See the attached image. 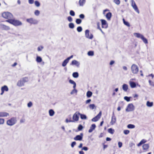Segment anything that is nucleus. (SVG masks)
Segmentation results:
<instances>
[{
    "label": "nucleus",
    "instance_id": "obj_17",
    "mask_svg": "<svg viewBox=\"0 0 154 154\" xmlns=\"http://www.w3.org/2000/svg\"><path fill=\"white\" fill-rule=\"evenodd\" d=\"M9 115L8 113L5 112H0V117H7Z\"/></svg>",
    "mask_w": 154,
    "mask_h": 154
},
{
    "label": "nucleus",
    "instance_id": "obj_29",
    "mask_svg": "<svg viewBox=\"0 0 154 154\" xmlns=\"http://www.w3.org/2000/svg\"><path fill=\"white\" fill-rule=\"evenodd\" d=\"M92 93L91 91H88L86 95L87 97H90L92 96Z\"/></svg>",
    "mask_w": 154,
    "mask_h": 154
},
{
    "label": "nucleus",
    "instance_id": "obj_25",
    "mask_svg": "<svg viewBox=\"0 0 154 154\" xmlns=\"http://www.w3.org/2000/svg\"><path fill=\"white\" fill-rule=\"evenodd\" d=\"M134 35H135L137 38H140L141 39L143 35L139 33H134Z\"/></svg>",
    "mask_w": 154,
    "mask_h": 154
},
{
    "label": "nucleus",
    "instance_id": "obj_36",
    "mask_svg": "<svg viewBox=\"0 0 154 154\" xmlns=\"http://www.w3.org/2000/svg\"><path fill=\"white\" fill-rule=\"evenodd\" d=\"M123 20L124 24L125 25L127 26L128 27H129L130 26V25L128 22L126 21L124 19H123Z\"/></svg>",
    "mask_w": 154,
    "mask_h": 154
},
{
    "label": "nucleus",
    "instance_id": "obj_61",
    "mask_svg": "<svg viewBox=\"0 0 154 154\" xmlns=\"http://www.w3.org/2000/svg\"><path fill=\"white\" fill-rule=\"evenodd\" d=\"M135 4H135V2L134 1V0H132L131 1V6H132Z\"/></svg>",
    "mask_w": 154,
    "mask_h": 154
},
{
    "label": "nucleus",
    "instance_id": "obj_14",
    "mask_svg": "<svg viewBox=\"0 0 154 154\" xmlns=\"http://www.w3.org/2000/svg\"><path fill=\"white\" fill-rule=\"evenodd\" d=\"M102 28H106L107 27L108 25L106 21L104 20H101Z\"/></svg>",
    "mask_w": 154,
    "mask_h": 154
},
{
    "label": "nucleus",
    "instance_id": "obj_40",
    "mask_svg": "<svg viewBox=\"0 0 154 154\" xmlns=\"http://www.w3.org/2000/svg\"><path fill=\"white\" fill-rule=\"evenodd\" d=\"M5 123V119L3 118H0V125H3Z\"/></svg>",
    "mask_w": 154,
    "mask_h": 154
},
{
    "label": "nucleus",
    "instance_id": "obj_42",
    "mask_svg": "<svg viewBox=\"0 0 154 154\" xmlns=\"http://www.w3.org/2000/svg\"><path fill=\"white\" fill-rule=\"evenodd\" d=\"M88 54L89 56H92L94 55V53L93 51H90L88 52Z\"/></svg>",
    "mask_w": 154,
    "mask_h": 154
},
{
    "label": "nucleus",
    "instance_id": "obj_20",
    "mask_svg": "<svg viewBox=\"0 0 154 154\" xmlns=\"http://www.w3.org/2000/svg\"><path fill=\"white\" fill-rule=\"evenodd\" d=\"M149 146L148 144H144L143 145V150L146 151L149 148Z\"/></svg>",
    "mask_w": 154,
    "mask_h": 154
},
{
    "label": "nucleus",
    "instance_id": "obj_45",
    "mask_svg": "<svg viewBox=\"0 0 154 154\" xmlns=\"http://www.w3.org/2000/svg\"><path fill=\"white\" fill-rule=\"evenodd\" d=\"M97 28L99 30H100L101 31H102V30L100 28V23L99 22H98L97 23Z\"/></svg>",
    "mask_w": 154,
    "mask_h": 154
},
{
    "label": "nucleus",
    "instance_id": "obj_24",
    "mask_svg": "<svg viewBox=\"0 0 154 154\" xmlns=\"http://www.w3.org/2000/svg\"><path fill=\"white\" fill-rule=\"evenodd\" d=\"M130 85L131 87L132 88H135L136 86L135 83L133 82H130Z\"/></svg>",
    "mask_w": 154,
    "mask_h": 154
},
{
    "label": "nucleus",
    "instance_id": "obj_30",
    "mask_svg": "<svg viewBox=\"0 0 154 154\" xmlns=\"http://www.w3.org/2000/svg\"><path fill=\"white\" fill-rule=\"evenodd\" d=\"M49 115L50 116H53L54 113V111L52 109H50L49 111Z\"/></svg>",
    "mask_w": 154,
    "mask_h": 154
},
{
    "label": "nucleus",
    "instance_id": "obj_26",
    "mask_svg": "<svg viewBox=\"0 0 154 154\" xmlns=\"http://www.w3.org/2000/svg\"><path fill=\"white\" fill-rule=\"evenodd\" d=\"M146 142V141L144 139L142 140L140 142L137 144V145L139 146H141L144 143Z\"/></svg>",
    "mask_w": 154,
    "mask_h": 154
},
{
    "label": "nucleus",
    "instance_id": "obj_46",
    "mask_svg": "<svg viewBox=\"0 0 154 154\" xmlns=\"http://www.w3.org/2000/svg\"><path fill=\"white\" fill-rule=\"evenodd\" d=\"M77 31L78 32H81L82 31V27L80 26H78L77 28Z\"/></svg>",
    "mask_w": 154,
    "mask_h": 154
},
{
    "label": "nucleus",
    "instance_id": "obj_27",
    "mask_svg": "<svg viewBox=\"0 0 154 154\" xmlns=\"http://www.w3.org/2000/svg\"><path fill=\"white\" fill-rule=\"evenodd\" d=\"M69 60L66 59H65L63 62L62 65L63 66H65L69 62Z\"/></svg>",
    "mask_w": 154,
    "mask_h": 154
},
{
    "label": "nucleus",
    "instance_id": "obj_22",
    "mask_svg": "<svg viewBox=\"0 0 154 154\" xmlns=\"http://www.w3.org/2000/svg\"><path fill=\"white\" fill-rule=\"evenodd\" d=\"M112 16V14L111 12H109L107 13L106 15V17L108 20H110Z\"/></svg>",
    "mask_w": 154,
    "mask_h": 154
},
{
    "label": "nucleus",
    "instance_id": "obj_44",
    "mask_svg": "<svg viewBox=\"0 0 154 154\" xmlns=\"http://www.w3.org/2000/svg\"><path fill=\"white\" fill-rule=\"evenodd\" d=\"M69 27L71 29H73L74 27V25L73 23H70L69 24Z\"/></svg>",
    "mask_w": 154,
    "mask_h": 154
},
{
    "label": "nucleus",
    "instance_id": "obj_41",
    "mask_svg": "<svg viewBox=\"0 0 154 154\" xmlns=\"http://www.w3.org/2000/svg\"><path fill=\"white\" fill-rule=\"evenodd\" d=\"M83 128V127L81 125H79L78 128V130L79 131H81Z\"/></svg>",
    "mask_w": 154,
    "mask_h": 154
},
{
    "label": "nucleus",
    "instance_id": "obj_12",
    "mask_svg": "<svg viewBox=\"0 0 154 154\" xmlns=\"http://www.w3.org/2000/svg\"><path fill=\"white\" fill-rule=\"evenodd\" d=\"M101 115V112H100L99 114L97 116H96L92 119V121L94 122L97 121L100 118Z\"/></svg>",
    "mask_w": 154,
    "mask_h": 154
},
{
    "label": "nucleus",
    "instance_id": "obj_4",
    "mask_svg": "<svg viewBox=\"0 0 154 154\" xmlns=\"http://www.w3.org/2000/svg\"><path fill=\"white\" fill-rule=\"evenodd\" d=\"M8 23L15 26H20L22 25V23L20 21L12 18L11 20H8Z\"/></svg>",
    "mask_w": 154,
    "mask_h": 154
},
{
    "label": "nucleus",
    "instance_id": "obj_34",
    "mask_svg": "<svg viewBox=\"0 0 154 154\" xmlns=\"http://www.w3.org/2000/svg\"><path fill=\"white\" fill-rule=\"evenodd\" d=\"M135 127V126L134 125L130 124L128 125L127 126V128H128L132 129L134 128Z\"/></svg>",
    "mask_w": 154,
    "mask_h": 154
},
{
    "label": "nucleus",
    "instance_id": "obj_5",
    "mask_svg": "<svg viewBox=\"0 0 154 154\" xmlns=\"http://www.w3.org/2000/svg\"><path fill=\"white\" fill-rule=\"evenodd\" d=\"M131 70L132 73L134 74H137L139 71V68L136 64H134L131 66Z\"/></svg>",
    "mask_w": 154,
    "mask_h": 154
},
{
    "label": "nucleus",
    "instance_id": "obj_57",
    "mask_svg": "<svg viewBox=\"0 0 154 154\" xmlns=\"http://www.w3.org/2000/svg\"><path fill=\"white\" fill-rule=\"evenodd\" d=\"M79 16V17L80 18H81V19H84L85 17V16L83 14H80Z\"/></svg>",
    "mask_w": 154,
    "mask_h": 154
},
{
    "label": "nucleus",
    "instance_id": "obj_54",
    "mask_svg": "<svg viewBox=\"0 0 154 154\" xmlns=\"http://www.w3.org/2000/svg\"><path fill=\"white\" fill-rule=\"evenodd\" d=\"M43 47L42 46H39L38 48V49H37L38 51H42V49H43Z\"/></svg>",
    "mask_w": 154,
    "mask_h": 154
},
{
    "label": "nucleus",
    "instance_id": "obj_60",
    "mask_svg": "<svg viewBox=\"0 0 154 154\" xmlns=\"http://www.w3.org/2000/svg\"><path fill=\"white\" fill-rule=\"evenodd\" d=\"M118 146H119V148L121 147H122V143L121 142H119V143H118Z\"/></svg>",
    "mask_w": 154,
    "mask_h": 154
},
{
    "label": "nucleus",
    "instance_id": "obj_11",
    "mask_svg": "<svg viewBox=\"0 0 154 154\" xmlns=\"http://www.w3.org/2000/svg\"><path fill=\"white\" fill-rule=\"evenodd\" d=\"M69 82L70 83L73 85V88H74V89H73L71 92V94H72L74 93V91L76 92L77 91L75 89L76 86V84L75 82L71 79H70L69 81Z\"/></svg>",
    "mask_w": 154,
    "mask_h": 154
},
{
    "label": "nucleus",
    "instance_id": "obj_35",
    "mask_svg": "<svg viewBox=\"0 0 154 154\" xmlns=\"http://www.w3.org/2000/svg\"><path fill=\"white\" fill-rule=\"evenodd\" d=\"M72 76L75 78H77L79 76V74L77 72H74L72 74Z\"/></svg>",
    "mask_w": 154,
    "mask_h": 154
},
{
    "label": "nucleus",
    "instance_id": "obj_15",
    "mask_svg": "<svg viewBox=\"0 0 154 154\" xmlns=\"http://www.w3.org/2000/svg\"><path fill=\"white\" fill-rule=\"evenodd\" d=\"M83 134L81 133L80 135H77L75 137L74 139L75 140H81L82 139Z\"/></svg>",
    "mask_w": 154,
    "mask_h": 154
},
{
    "label": "nucleus",
    "instance_id": "obj_39",
    "mask_svg": "<svg viewBox=\"0 0 154 154\" xmlns=\"http://www.w3.org/2000/svg\"><path fill=\"white\" fill-rule=\"evenodd\" d=\"M85 0H79V3L80 6H82L85 3Z\"/></svg>",
    "mask_w": 154,
    "mask_h": 154
},
{
    "label": "nucleus",
    "instance_id": "obj_52",
    "mask_svg": "<svg viewBox=\"0 0 154 154\" xmlns=\"http://www.w3.org/2000/svg\"><path fill=\"white\" fill-rule=\"evenodd\" d=\"M95 107V105L94 104H91L89 105V107L90 109H93Z\"/></svg>",
    "mask_w": 154,
    "mask_h": 154
},
{
    "label": "nucleus",
    "instance_id": "obj_19",
    "mask_svg": "<svg viewBox=\"0 0 154 154\" xmlns=\"http://www.w3.org/2000/svg\"><path fill=\"white\" fill-rule=\"evenodd\" d=\"M96 127L95 124H92L90 127V128L88 130V132L89 133L92 132L95 129Z\"/></svg>",
    "mask_w": 154,
    "mask_h": 154
},
{
    "label": "nucleus",
    "instance_id": "obj_43",
    "mask_svg": "<svg viewBox=\"0 0 154 154\" xmlns=\"http://www.w3.org/2000/svg\"><path fill=\"white\" fill-rule=\"evenodd\" d=\"M75 22L77 24H79L81 23L82 20L79 19H77Z\"/></svg>",
    "mask_w": 154,
    "mask_h": 154
},
{
    "label": "nucleus",
    "instance_id": "obj_31",
    "mask_svg": "<svg viewBox=\"0 0 154 154\" xmlns=\"http://www.w3.org/2000/svg\"><path fill=\"white\" fill-rule=\"evenodd\" d=\"M108 131L109 133L111 134H113L114 133L115 131L112 128H110L108 129Z\"/></svg>",
    "mask_w": 154,
    "mask_h": 154
},
{
    "label": "nucleus",
    "instance_id": "obj_51",
    "mask_svg": "<svg viewBox=\"0 0 154 154\" xmlns=\"http://www.w3.org/2000/svg\"><path fill=\"white\" fill-rule=\"evenodd\" d=\"M40 14L39 11L38 10H36L35 12V14L36 16H38Z\"/></svg>",
    "mask_w": 154,
    "mask_h": 154
},
{
    "label": "nucleus",
    "instance_id": "obj_8",
    "mask_svg": "<svg viewBox=\"0 0 154 154\" xmlns=\"http://www.w3.org/2000/svg\"><path fill=\"white\" fill-rule=\"evenodd\" d=\"M85 36L87 38L89 39H92L93 38V35L92 34H89V31L88 29H87L85 31Z\"/></svg>",
    "mask_w": 154,
    "mask_h": 154
},
{
    "label": "nucleus",
    "instance_id": "obj_50",
    "mask_svg": "<svg viewBox=\"0 0 154 154\" xmlns=\"http://www.w3.org/2000/svg\"><path fill=\"white\" fill-rule=\"evenodd\" d=\"M35 4L37 7H39L40 5L39 2L38 1H35Z\"/></svg>",
    "mask_w": 154,
    "mask_h": 154
},
{
    "label": "nucleus",
    "instance_id": "obj_53",
    "mask_svg": "<svg viewBox=\"0 0 154 154\" xmlns=\"http://www.w3.org/2000/svg\"><path fill=\"white\" fill-rule=\"evenodd\" d=\"M114 2L118 5H119L120 3V1L119 0H114Z\"/></svg>",
    "mask_w": 154,
    "mask_h": 154
},
{
    "label": "nucleus",
    "instance_id": "obj_56",
    "mask_svg": "<svg viewBox=\"0 0 154 154\" xmlns=\"http://www.w3.org/2000/svg\"><path fill=\"white\" fill-rule=\"evenodd\" d=\"M67 19L69 22H71L72 21V18L70 16L68 17Z\"/></svg>",
    "mask_w": 154,
    "mask_h": 154
},
{
    "label": "nucleus",
    "instance_id": "obj_6",
    "mask_svg": "<svg viewBox=\"0 0 154 154\" xmlns=\"http://www.w3.org/2000/svg\"><path fill=\"white\" fill-rule=\"evenodd\" d=\"M80 114V113H79L78 112H76L73 115L72 117V121H73V122H75V121H78L79 119V116Z\"/></svg>",
    "mask_w": 154,
    "mask_h": 154
},
{
    "label": "nucleus",
    "instance_id": "obj_48",
    "mask_svg": "<svg viewBox=\"0 0 154 154\" xmlns=\"http://www.w3.org/2000/svg\"><path fill=\"white\" fill-rule=\"evenodd\" d=\"M130 133V131L128 130H125L124 131V133L125 134H128Z\"/></svg>",
    "mask_w": 154,
    "mask_h": 154
},
{
    "label": "nucleus",
    "instance_id": "obj_38",
    "mask_svg": "<svg viewBox=\"0 0 154 154\" xmlns=\"http://www.w3.org/2000/svg\"><path fill=\"white\" fill-rule=\"evenodd\" d=\"M141 39L143 41V42L145 43V44H147L148 43V41L147 39L144 38V36H143V37L141 38Z\"/></svg>",
    "mask_w": 154,
    "mask_h": 154
},
{
    "label": "nucleus",
    "instance_id": "obj_58",
    "mask_svg": "<svg viewBox=\"0 0 154 154\" xmlns=\"http://www.w3.org/2000/svg\"><path fill=\"white\" fill-rule=\"evenodd\" d=\"M76 144V142L75 141L72 142L71 143V146L72 147H73Z\"/></svg>",
    "mask_w": 154,
    "mask_h": 154
},
{
    "label": "nucleus",
    "instance_id": "obj_49",
    "mask_svg": "<svg viewBox=\"0 0 154 154\" xmlns=\"http://www.w3.org/2000/svg\"><path fill=\"white\" fill-rule=\"evenodd\" d=\"M130 97H128L127 96L125 97H124V99L128 102L130 101Z\"/></svg>",
    "mask_w": 154,
    "mask_h": 154
},
{
    "label": "nucleus",
    "instance_id": "obj_2",
    "mask_svg": "<svg viewBox=\"0 0 154 154\" xmlns=\"http://www.w3.org/2000/svg\"><path fill=\"white\" fill-rule=\"evenodd\" d=\"M17 122L16 118L13 117L8 120L6 122V124L9 126H12L15 124Z\"/></svg>",
    "mask_w": 154,
    "mask_h": 154
},
{
    "label": "nucleus",
    "instance_id": "obj_64",
    "mask_svg": "<svg viewBox=\"0 0 154 154\" xmlns=\"http://www.w3.org/2000/svg\"><path fill=\"white\" fill-rule=\"evenodd\" d=\"M82 149H83V150H84L85 151H87L88 149V148L87 147H84L82 148Z\"/></svg>",
    "mask_w": 154,
    "mask_h": 154
},
{
    "label": "nucleus",
    "instance_id": "obj_7",
    "mask_svg": "<svg viewBox=\"0 0 154 154\" xmlns=\"http://www.w3.org/2000/svg\"><path fill=\"white\" fill-rule=\"evenodd\" d=\"M26 21L31 24H35L38 23L37 20L33 19V18L27 19L26 20Z\"/></svg>",
    "mask_w": 154,
    "mask_h": 154
},
{
    "label": "nucleus",
    "instance_id": "obj_1",
    "mask_svg": "<svg viewBox=\"0 0 154 154\" xmlns=\"http://www.w3.org/2000/svg\"><path fill=\"white\" fill-rule=\"evenodd\" d=\"M2 17L5 19L7 20L6 22H8V20H11L13 18V14L8 12H4L2 14Z\"/></svg>",
    "mask_w": 154,
    "mask_h": 154
},
{
    "label": "nucleus",
    "instance_id": "obj_63",
    "mask_svg": "<svg viewBox=\"0 0 154 154\" xmlns=\"http://www.w3.org/2000/svg\"><path fill=\"white\" fill-rule=\"evenodd\" d=\"M103 134H104L103 133H101L99 136V138H101L103 137Z\"/></svg>",
    "mask_w": 154,
    "mask_h": 154
},
{
    "label": "nucleus",
    "instance_id": "obj_3",
    "mask_svg": "<svg viewBox=\"0 0 154 154\" xmlns=\"http://www.w3.org/2000/svg\"><path fill=\"white\" fill-rule=\"evenodd\" d=\"M28 81V78L27 77H23L17 82V85L18 86L21 87L23 86L24 83Z\"/></svg>",
    "mask_w": 154,
    "mask_h": 154
},
{
    "label": "nucleus",
    "instance_id": "obj_21",
    "mask_svg": "<svg viewBox=\"0 0 154 154\" xmlns=\"http://www.w3.org/2000/svg\"><path fill=\"white\" fill-rule=\"evenodd\" d=\"M135 11H136L138 14L140 13L136 5V4L134 5L133 6H132Z\"/></svg>",
    "mask_w": 154,
    "mask_h": 154
},
{
    "label": "nucleus",
    "instance_id": "obj_9",
    "mask_svg": "<svg viewBox=\"0 0 154 154\" xmlns=\"http://www.w3.org/2000/svg\"><path fill=\"white\" fill-rule=\"evenodd\" d=\"M134 109V106L132 103L129 104L126 109L127 111L129 112L133 111Z\"/></svg>",
    "mask_w": 154,
    "mask_h": 154
},
{
    "label": "nucleus",
    "instance_id": "obj_47",
    "mask_svg": "<svg viewBox=\"0 0 154 154\" xmlns=\"http://www.w3.org/2000/svg\"><path fill=\"white\" fill-rule=\"evenodd\" d=\"M70 14L72 16H74L75 15V13L72 10H71L69 12Z\"/></svg>",
    "mask_w": 154,
    "mask_h": 154
},
{
    "label": "nucleus",
    "instance_id": "obj_13",
    "mask_svg": "<svg viewBox=\"0 0 154 154\" xmlns=\"http://www.w3.org/2000/svg\"><path fill=\"white\" fill-rule=\"evenodd\" d=\"M2 92L1 93V95H2L5 91H8V88L6 85H4L1 88Z\"/></svg>",
    "mask_w": 154,
    "mask_h": 154
},
{
    "label": "nucleus",
    "instance_id": "obj_28",
    "mask_svg": "<svg viewBox=\"0 0 154 154\" xmlns=\"http://www.w3.org/2000/svg\"><path fill=\"white\" fill-rule=\"evenodd\" d=\"M153 105V103L152 102H150L147 101L146 102V105L148 107H152Z\"/></svg>",
    "mask_w": 154,
    "mask_h": 154
},
{
    "label": "nucleus",
    "instance_id": "obj_18",
    "mask_svg": "<svg viewBox=\"0 0 154 154\" xmlns=\"http://www.w3.org/2000/svg\"><path fill=\"white\" fill-rule=\"evenodd\" d=\"M71 64L72 65H75L77 67H78L79 66L80 64L76 60H74L72 61Z\"/></svg>",
    "mask_w": 154,
    "mask_h": 154
},
{
    "label": "nucleus",
    "instance_id": "obj_59",
    "mask_svg": "<svg viewBox=\"0 0 154 154\" xmlns=\"http://www.w3.org/2000/svg\"><path fill=\"white\" fill-rule=\"evenodd\" d=\"M66 122H73V121H72V120H71V119L70 120H68V119H66Z\"/></svg>",
    "mask_w": 154,
    "mask_h": 154
},
{
    "label": "nucleus",
    "instance_id": "obj_32",
    "mask_svg": "<svg viewBox=\"0 0 154 154\" xmlns=\"http://www.w3.org/2000/svg\"><path fill=\"white\" fill-rule=\"evenodd\" d=\"M42 58L39 56H37L36 57V61L37 62L40 63L42 61Z\"/></svg>",
    "mask_w": 154,
    "mask_h": 154
},
{
    "label": "nucleus",
    "instance_id": "obj_37",
    "mask_svg": "<svg viewBox=\"0 0 154 154\" xmlns=\"http://www.w3.org/2000/svg\"><path fill=\"white\" fill-rule=\"evenodd\" d=\"M141 39L143 41V42L145 43V44H147L148 43V41L147 39L144 38V36H143V37L141 38Z\"/></svg>",
    "mask_w": 154,
    "mask_h": 154
},
{
    "label": "nucleus",
    "instance_id": "obj_33",
    "mask_svg": "<svg viewBox=\"0 0 154 154\" xmlns=\"http://www.w3.org/2000/svg\"><path fill=\"white\" fill-rule=\"evenodd\" d=\"M79 115L80 116L81 118L82 119H87L86 116L84 114H81L80 113Z\"/></svg>",
    "mask_w": 154,
    "mask_h": 154
},
{
    "label": "nucleus",
    "instance_id": "obj_10",
    "mask_svg": "<svg viewBox=\"0 0 154 154\" xmlns=\"http://www.w3.org/2000/svg\"><path fill=\"white\" fill-rule=\"evenodd\" d=\"M116 121V119L114 113L113 112L112 114V117L111 120L110 122V124L111 125H113L114 124Z\"/></svg>",
    "mask_w": 154,
    "mask_h": 154
},
{
    "label": "nucleus",
    "instance_id": "obj_55",
    "mask_svg": "<svg viewBox=\"0 0 154 154\" xmlns=\"http://www.w3.org/2000/svg\"><path fill=\"white\" fill-rule=\"evenodd\" d=\"M32 105V103L31 102H29L27 104L28 106L29 107H31Z\"/></svg>",
    "mask_w": 154,
    "mask_h": 154
},
{
    "label": "nucleus",
    "instance_id": "obj_16",
    "mask_svg": "<svg viewBox=\"0 0 154 154\" xmlns=\"http://www.w3.org/2000/svg\"><path fill=\"white\" fill-rule=\"evenodd\" d=\"M1 27L2 29L4 30H10V29L9 26L4 24L1 25Z\"/></svg>",
    "mask_w": 154,
    "mask_h": 154
},
{
    "label": "nucleus",
    "instance_id": "obj_23",
    "mask_svg": "<svg viewBox=\"0 0 154 154\" xmlns=\"http://www.w3.org/2000/svg\"><path fill=\"white\" fill-rule=\"evenodd\" d=\"M122 89L125 91H126L128 89V85L126 84H123L122 85Z\"/></svg>",
    "mask_w": 154,
    "mask_h": 154
},
{
    "label": "nucleus",
    "instance_id": "obj_62",
    "mask_svg": "<svg viewBox=\"0 0 154 154\" xmlns=\"http://www.w3.org/2000/svg\"><path fill=\"white\" fill-rule=\"evenodd\" d=\"M29 2L30 4H32L34 2V0H29Z\"/></svg>",
    "mask_w": 154,
    "mask_h": 154
}]
</instances>
